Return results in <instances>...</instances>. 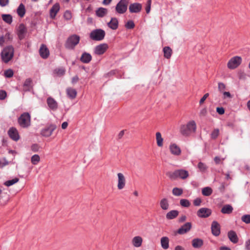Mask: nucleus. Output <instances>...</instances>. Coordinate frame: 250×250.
I'll return each mask as SVG.
<instances>
[{
  "label": "nucleus",
  "mask_w": 250,
  "mask_h": 250,
  "mask_svg": "<svg viewBox=\"0 0 250 250\" xmlns=\"http://www.w3.org/2000/svg\"><path fill=\"white\" fill-rule=\"evenodd\" d=\"M196 125L194 121H190L186 125H182L180 128V132L183 136H188L195 132Z\"/></svg>",
  "instance_id": "1"
},
{
  "label": "nucleus",
  "mask_w": 250,
  "mask_h": 250,
  "mask_svg": "<svg viewBox=\"0 0 250 250\" xmlns=\"http://www.w3.org/2000/svg\"><path fill=\"white\" fill-rule=\"evenodd\" d=\"M14 54V47L11 45L4 47L0 53L1 60L4 63H8L13 58Z\"/></svg>",
  "instance_id": "2"
},
{
  "label": "nucleus",
  "mask_w": 250,
  "mask_h": 250,
  "mask_svg": "<svg viewBox=\"0 0 250 250\" xmlns=\"http://www.w3.org/2000/svg\"><path fill=\"white\" fill-rule=\"evenodd\" d=\"M18 123L22 128H27L30 125L31 117L28 113L22 114L18 119Z\"/></svg>",
  "instance_id": "3"
},
{
  "label": "nucleus",
  "mask_w": 250,
  "mask_h": 250,
  "mask_svg": "<svg viewBox=\"0 0 250 250\" xmlns=\"http://www.w3.org/2000/svg\"><path fill=\"white\" fill-rule=\"evenodd\" d=\"M189 176L188 171L184 169H178L168 174L169 177L172 180H175L178 178L185 179Z\"/></svg>",
  "instance_id": "4"
},
{
  "label": "nucleus",
  "mask_w": 250,
  "mask_h": 250,
  "mask_svg": "<svg viewBox=\"0 0 250 250\" xmlns=\"http://www.w3.org/2000/svg\"><path fill=\"white\" fill-rule=\"evenodd\" d=\"M80 42V37L77 35L70 36L67 40L65 47L69 49H73Z\"/></svg>",
  "instance_id": "5"
},
{
  "label": "nucleus",
  "mask_w": 250,
  "mask_h": 250,
  "mask_svg": "<svg viewBox=\"0 0 250 250\" xmlns=\"http://www.w3.org/2000/svg\"><path fill=\"white\" fill-rule=\"evenodd\" d=\"M242 58L236 56L231 58L227 63V67L230 69H234L238 67L242 62Z\"/></svg>",
  "instance_id": "6"
},
{
  "label": "nucleus",
  "mask_w": 250,
  "mask_h": 250,
  "mask_svg": "<svg viewBox=\"0 0 250 250\" xmlns=\"http://www.w3.org/2000/svg\"><path fill=\"white\" fill-rule=\"evenodd\" d=\"M104 36V31L101 29L94 30L90 34V38L94 41H101Z\"/></svg>",
  "instance_id": "7"
},
{
  "label": "nucleus",
  "mask_w": 250,
  "mask_h": 250,
  "mask_svg": "<svg viewBox=\"0 0 250 250\" xmlns=\"http://www.w3.org/2000/svg\"><path fill=\"white\" fill-rule=\"evenodd\" d=\"M128 3L129 0H121L116 6V12L120 14L125 13L127 9Z\"/></svg>",
  "instance_id": "8"
},
{
  "label": "nucleus",
  "mask_w": 250,
  "mask_h": 250,
  "mask_svg": "<svg viewBox=\"0 0 250 250\" xmlns=\"http://www.w3.org/2000/svg\"><path fill=\"white\" fill-rule=\"evenodd\" d=\"M56 125L53 124L50 125H49L45 127L41 131V134L44 137H50L53 132L56 129Z\"/></svg>",
  "instance_id": "9"
},
{
  "label": "nucleus",
  "mask_w": 250,
  "mask_h": 250,
  "mask_svg": "<svg viewBox=\"0 0 250 250\" xmlns=\"http://www.w3.org/2000/svg\"><path fill=\"white\" fill-rule=\"evenodd\" d=\"M117 175V188L119 190H122L125 188L126 185V179L124 175L119 172Z\"/></svg>",
  "instance_id": "10"
},
{
  "label": "nucleus",
  "mask_w": 250,
  "mask_h": 250,
  "mask_svg": "<svg viewBox=\"0 0 250 250\" xmlns=\"http://www.w3.org/2000/svg\"><path fill=\"white\" fill-rule=\"evenodd\" d=\"M211 214L210 209L206 208H202L197 212V215L200 218H207Z\"/></svg>",
  "instance_id": "11"
},
{
  "label": "nucleus",
  "mask_w": 250,
  "mask_h": 250,
  "mask_svg": "<svg viewBox=\"0 0 250 250\" xmlns=\"http://www.w3.org/2000/svg\"><path fill=\"white\" fill-rule=\"evenodd\" d=\"M108 45L106 43L100 44L96 46L94 50V53L98 55L103 54L107 49Z\"/></svg>",
  "instance_id": "12"
},
{
  "label": "nucleus",
  "mask_w": 250,
  "mask_h": 250,
  "mask_svg": "<svg viewBox=\"0 0 250 250\" xmlns=\"http://www.w3.org/2000/svg\"><path fill=\"white\" fill-rule=\"evenodd\" d=\"M8 134L10 138L15 141H17L20 139L19 132L15 127H10L8 131Z\"/></svg>",
  "instance_id": "13"
},
{
  "label": "nucleus",
  "mask_w": 250,
  "mask_h": 250,
  "mask_svg": "<svg viewBox=\"0 0 250 250\" xmlns=\"http://www.w3.org/2000/svg\"><path fill=\"white\" fill-rule=\"evenodd\" d=\"M169 149L170 153L175 156H179L181 155L182 151L180 147L175 143H171L169 146Z\"/></svg>",
  "instance_id": "14"
},
{
  "label": "nucleus",
  "mask_w": 250,
  "mask_h": 250,
  "mask_svg": "<svg viewBox=\"0 0 250 250\" xmlns=\"http://www.w3.org/2000/svg\"><path fill=\"white\" fill-rule=\"evenodd\" d=\"M143 238L139 235L133 237L131 240V244L134 248H140L142 246Z\"/></svg>",
  "instance_id": "15"
},
{
  "label": "nucleus",
  "mask_w": 250,
  "mask_h": 250,
  "mask_svg": "<svg viewBox=\"0 0 250 250\" xmlns=\"http://www.w3.org/2000/svg\"><path fill=\"white\" fill-rule=\"evenodd\" d=\"M191 228V224L190 222H187L180 228L178 230V233L180 234H185L189 231Z\"/></svg>",
  "instance_id": "16"
},
{
  "label": "nucleus",
  "mask_w": 250,
  "mask_h": 250,
  "mask_svg": "<svg viewBox=\"0 0 250 250\" xmlns=\"http://www.w3.org/2000/svg\"><path fill=\"white\" fill-rule=\"evenodd\" d=\"M47 104L49 108L53 110H56L58 108V103L52 97L47 98Z\"/></svg>",
  "instance_id": "17"
},
{
  "label": "nucleus",
  "mask_w": 250,
  "mask_h": 250,
  "mask_svg": "<svg viewBox=\"0 0 250 250\" xmlns=\"http://www.w3.org/2000/svg\"><path fill=\"white\" fill-rule=\"evenodd\" d=\"M142 6L140 3H134L129 6V10L130 13H138L141 11Z\"/></svg>",
  "instance_id": "18"
},
{
  "label": "nucleus",
  "mask_w": 250,
  "mask_h": 250,
  "mask_svg": "<svg viewBox=\"0 0 250 250\" xmlns=\"http://www.w3.org/2000/svg\"><path fill=\"white\" fill-rule=\"evenodd\" d=\"M211 231L215 236H218L220 233V227L216 221H213L211 224Z\"/></svg>",
  "instance_id": "19"
},
{
  "label": "nucleus",
  "mask_w": 250,
  "mask_h": 250,
  "mask_svg": "<svg viewBox=\"0 0 250 250\" xmlns=\"http://www.w3.org/2000/svg\"><path fill=\"white\" fill-rule=\"evenodd\" d=\"M40 56L43 59L47 58L49 55V51L46 45L42 44L39 50Z\"/></svg>",
  "instance_id": "20"
},
{
  "label": "nucleus",
  "mask_w": 250,
  "mask_h": 250,
  "mask_svg": "<svg viewBox=\"0 0 250 250\" xmlns=\"http://www.w3.org/2000/svg\"><path fill=\"white\" fill-rule=\"evenodd\" d=\"M119 22L116 18H112L110 21L107 23L108 26L112 30H116L118 27Z\"/></svg>",
  "instance_id": "21"
},
{
  "label": "nucleus",
  "mask_w": 250,
  "mask_h": 250,
  "mask_svg": "<svg viewBox=\"0 0 250 250\" xmlns=\"http://www.w3.org/2000/svg\"><path fill=\"white\" fill-rule=\"evenodd\" d=\"M60 8V7L59 3H55L53 5L50 10V15L52 19L55 18L57 13L59 12Z\"/></svg>",
  "instance_id": "22"
},
{
  "label": "nucleus",
  "mask_w": 250,
  "mask_h": 250,
  "mask_svg": "<svg viewBox=\"0 0 250 250\" xmlns=\"http://www.w3.org/2000/svg\"><path fill=\"white\" fill-rule=\"evenodd\" d=\"M156 144L158 147H162L164 146V139L160 132H157L155 134Z\"/></svg>",
  "instance_id": "23"
},
{
  "label": "nucleus",
  "mask_w": 250,
  "mask_h": 250,
  "mask_svg": "<svg viewBox=\"0 0 250 250\" xmlns=\"http://www.w3.org/2000/svg\"><path fill=\"white\" fill-rule=\"evenodd\" d=\"M228 237L229 240L235 244L237 243L238 241V238L236 232L233 230L229 231L228 234Z\"/></svg>",
  "instance_id": "24"
},
{
  "label": "nucleus",
  "mask_w": 250,
  "mask_h": 250,
  "mask_svg": "<svg viewBox=\"0 0 250 250\" xmlns=\"http://www.w3.org/2000/svg\"><path fill=\"white\" fill-rule=\"evenodd\" d=\"M160 206L161 208L164 210L168 209L169 205L168 200L166 198H164L160 201Z\"/></svg>",
  "instance_id": "25"
},
{
  "label": "nucleus",
  "mask_w": 250,
  "mask_h": 250,
  "mask_svg": "<svg viewBox=\"0 0 250 250\" xmlns=\"http://www.w3.org/2000/svg\"><path fill=\"white\" fill-rule=\"evenodd\" d=\"M66 91L67 95L69 98L74 99L76 98L77 94L76 89L71 87H68L66 89Z\"/></svg>",
  "instance_id": "26"
},
{
  "label": "nucleus",
  "mask_w": 250,
  "mask_h": 250,
  "mask_svg": "<svg viewBox=\"0 0 250 250\" xmlns=\"http://www.w3.org/2000/svg\"><path fill=\"white\" fill-rule=\"evenodd\" d=\"M92 59L91 55L88 53L84 52L82 54L81 57V61L85 63L89 62Z\"/></svg>",
  "instance_id": "27"
},
{
  "label": "nucleus",
  "mask_w": 250,
  "mask_h": 250,
  "mask_svg": "<svg viewBox=\"0 0 250 250\" xmlns=\"http://www.w3.org/2000/svg\"><path fill=\"white\" fill-rule=\"evenodd\" d=\"M108 10L107 9L103 7L99 8L96 11V15L98 17L102 18L107 14Z\"/></svg>",
  "instance_id": "28"
},
{
  "label": "nucleus",
  "mask_w": 250,
  "mask_h": 250,
  "mask_svg": "<svg viewBox=\"0 0 250 250\" xmlns=\"http://www.w3.org/2000/svg\"><path fill=\"white\" fill-rule=\"evenodd\" d=\"M161 245L164 250H167L168 248L169 239L167 237H163L161 238Z\"/></svg>",
  "instance_id": "29"
},
{
  "label": "nucleus",
  "mask_w": 250,
  "mask_h": 250,
  "mask_svg": "<svg viewBox=\"0 0 250 250\" xmlns=\"http://www.w3.org/2000/svg\"><path fill=\"white\" fill-rule=\"evenodd\" d=\"M179 214L178 211L176 210H172L168 212L166 214V218L168 220L175 218Z\"/></svg>",
  "instance_id": "30"
},
{
  "label": "nucleus",
  "mask_w": 250,
  "mask_h": 250,
  "mask_svg": "<svg viewBox=\"0 0 250 250\" xmlns=\"http://www.w3.org/2000/svg\"><path fill=\"white\" fill-rule=\"evenodd\" d=\"M18 15L21 18L23 17L25 13V8L22 3H21L17 9Z\"/></svg>",
  "instance_id": "31"
},
{
  "label": "nucleus",
  "mask_w": 250,
  "mask_h": 250,
  "mask_svg": "<svg viewBox=\"0 0 250 250\" xmlns=\"http://www.w3.org/2000/svg\"><path fill=\"white\" fill-rule=\"evenodd\" d=\"M163 52L164 57L167 59H169L172 55V51L169 47L166 46L163 48Z\"/></svg>",
  "instance_id": "32"
},
{
  "label": "nucleus",
  "mask_w": 250,
  "mask_h": 250,
  "mask_svg": "<svg viewBox=\"0 0 250 250\" xmlns=\"http://www.w3.org/2000/svg\"><path fill=\"white\" fill-rule=\"evenodd\" d=\"M26 32V28L23 24H21L19 27L18 36L19 38L21 40L24 37Z\"/></svg>",
  "instance_id": "33"
},
{
  "label": "nucleus",
  "mask_w": 250,
  "mask_h": 250,
  "mask_svg": "<svg viewBox=\"0 0 250 250\" xmlns=\"http://www.w3.org/2000/svg\"><path fill=\"white\" fill-rule=\"evenodd\" d=\"M233 208L229 205L224 206L221 209V212L224 214H229L232 211Z\"/></svg>",
  "instance_id": "34"
},
{
  "label": "nucleus",
  "mask_w": 250,
  "mask_h": 250,
  "mask_svg": "<svg viewBox=\"0 0 250 250\" xmlns=\"http://www.w3.org/2000/svg\"><path fill=\"white\" fill-rule=\"evenodd\" d=\"M2 19L4 21L8 24H11L13 21L12 17L10 14H2Z\"/></svg>",
  "instance_id": "35"
},
{
  "label": "nucleus",
  "mask_w": 250,
  "mask_h": 250,
  "mask_svg": "<svg viewBox=\"0 0 250 250\" xmlns=\"http://www.w3.org/2000/svg\"><path fill=\"white\" fill-rule=\"evenodd\" d=\"M41 158L39 155L34 154L31 158V162L34 165H37L40 162Z\"/></svg>",
  "instance_id": "36"
},
{
  "label": "nucleus",
  "mask_w": 250,
  "mask_h": 250,
  "mask_svg": "<svg viewBox=\"0 0 250 250\" xmlns=\"http://www.w3.org/2000/svg\"><path fill=\"white\" fill-rule=\"evenodd\" d=\"M203 241L200 239H194L192 240V246L194 248H199L202 246Z\"/></svg>",
  "instance_id": "37"
},
{
  "label": "nucleus",
  "mask_w": 250,
  "mask_h": 250,
  "mask_svg": "<svg viewBox=\"0 0 250 250\" xmlns=\"http://www.w3.org/2000/svg\"><path fill=\"white\" fill-rule=\"evenodd\" d=\"M202 193L203 195L206 196H208L212 194V190L209 187H206L202 189Z\"/></svg>",
  "instance_id": "38"
},
{
  "label": "nucleus",
  "mask_w": 250,
  "mask_h": 250,
  "mask_svg": "<svg viewBox=\"0 0 250 250\" xmlns=\"http://www.w3.org/2000/svg\"><path fill=\"white\" fill-rule=\"evenodd\" d=\"M65 70L64 68L61 67L54 70V73L57 76H62L65 73Z\"/></svg>",
  "instance_id": "39"
},
{
  "label": "nucleus",
  "mask_w": 250,
  "mask_h": 250,
  "mask_svg": "<svg viewBox=\"0 0 250 250\" xmlns=\"http://www.w3.org/2000/svg\"><path fill=\"white\" fill-rule=\"evenodd\" d=\"M19 181V179L18 178H15L12 180L6 181L4 182V185L7 187H10Z\"/></svg>",
  "instance_id": "40"
},
{
  "label": "nucleus",
  "mask_w": 250,
  "mask_h": 250,
  "mask_svg": "<svg viewBox=\"0 0 250 250\" xmlns=\"http://www.w3.org/2000/svg\"><path fill=\"white\" fill-rule=\"evenodd\" d=\"M183 192V190L181 188H174L172 189V194L175 196H180Z\"/></svg>",
  "instance_id": "41"
},
{
  "label": "nucleus",
  "mask_w": 250,
  "mask_h": 250,
  "mask_svg": "<svg viewBox=\"0 0 250 250\" xmlns=\"http://www.w3.org/2000/svg\"><path fill=\"white\" fill-rule=\"evenodd\" d=\"M3 75L6 78H11L14 75L13 70L11 69H7L4 71Z\"/></svg>",
  "instance_id": "42"
},
{
  "label": "nucleus",
  "mask_w": 250,
  "mask_h": 250,
  "mask_svg": "<svg viewBox=\"0 0 250 250\" xmlns=\"http://www.w3.org/2000/svg\"><path fill=\"white\" fill-rule=\"evenodd\" d=\"M180 203L181 206L184 207H188L190 203L189 201L187 199H182L180 200Z\"/></svg>",
  "instance_id": "43"
},
{
  "label": "nucleus",
  "mask_w": 250,
  "mask_h": 250,
  "mask_svg": "<svg viewBox=\"0 0 250 250\" xmlns=\"http://www.w3.org/2000/svg\"><path fill=\"white\" fill-rule=\"evenodd\" d=\"M198 168L200 171L205 172L207 169V166L202 162H199L198 164Z\"/></svg>",
  "instance_id": "44"
},
{
  "label": "nucleus",
  "mask_w": 250,
  "mask_h": 250,
  "mask_svg": "<svg viewBox=\"0 0 250 250\" xmlns=\"http://www.w3.org/2000/svg\"><path fill=\"white\" fill-rule=\"evenodd\" d=\"M241 220L246 224H250V214L243 215L241 217Z\"/></svg>",
  "instance_id": "45"
},
{
  "label": "nucleus",
  "mask_w": 250,
  "mask_h": 250,
  "mask_svg": "<svg viewBox=\"0 0 250 250\" xmlns=\"http://www.w3.org/2000/svg\"><path fill=\"white\" fill-rule=\"evenodd\" d=\"M218 90L219 91V92L220 93H222V92L225 91V90L226 88V86L224 83L219 82L218 83Z\"/></svg>",
  "instance_id": "46"
},
{
  "label": "nucleus",
  "mask_w": 250,
  "mask_h": 250,
  "mask_svg": "<svg viewBox=\"0 0 250 250\" xmlns=\"http://www.w3.org/2000/svg\"><path fill=\"white\" fill-rule=\"evenodd\" d=\"M135 24L134 22L131 21H128L125 24V27L127 29H132L134 27Z\"/></svg>",
  "instance_id": "47"
},
{
  "label": "nucleus",
  "mask_w": 250,
  "mask_h": 250,
  "mask_svg": "<svg viewBox=\"0 0 250 250\" xmlns=\"http://www.w3.org/2000/svg\"><path fill=\"white\" fill-rule=\"evenodd\" d=\"M8 164L9 162L5 158H3L2 160H0V168H3Z\"/></svg>",
  "instance_id": "48"
},
{
  "label": "nucleus",
  "mask_w": 250,
  "mask_h": 250,
  "mask_svg": "<svg viewBox=\"0 0 250 250\" xmlns=\"http://www.w3.org/2000/svg\"><path fill=\"white\" fill-rule=\"evenodd\" d=\"M64 18L66 20H70L72 18V14L69 11H66L63 14Z\"/></svg>",
  "instance_id": "49"
},
{
  "label": "nucleus",
  "mask_w": 250,
  "mask_h": 250,
  "mask_svg": "<svg viewBox=\"0 0 250 250\" xmlns=\"http://www.w3.org/2000/svg\"><path fill=\"white\" fill-rule=\"evenodd\" d=\"M219 133V130L218 129H215L211 133V137L212 139H216Z\"/></svg>",
  "instance_id": "50"
},
{
  "label": "nucleus",
  "mask_w": 250,
  "mask_h": 250,
  "mask_svg": "<svg viewBox=\"0 0 250 250\" xmlns=\"http://www.w3.org/2000/svg\"><path fill=\"white\" fill-rule=\"evenodd\" d=\"M151 0H147L146 6V12L148 14L149 13L151 8Z\"/></svg>",
  "instance_id": "51"
},
{
  "label": "nucleus",
  "mask_w": 250,
  "mask_h": 250,
  "mask_svg": "<svg viewBox=\"0 0 250 250\" xmlns=\"http://www.w3.org/2000/svg\"><path fill=\"white\" fill-rule=\"evenodd\" d=\"M221 93L223 94V99H226L227 98H232V96L229 92L224 91V92H222Z\"/></svg>",
  "instance_id": "52"
},
{
  "label": "nucleus",
  "mask_w": 250,
  "mask_h": 250,
  "mask_svg": "<svg viewBox=\"0 0 250 250\" xmlns=\"http://www.w3.org/2000/svg\"><path fill=\"white\" fill-rule=\"evenodd\" d=\"M201 202V199L199 198H197L194 200L193 204L195 206H200Z\"/></svg>",
  "instance_id": "53"
},
{
  "label": "nucleus",
  "mask_w": 250,
  "mask_h": 250,
  "mask_svg": "<svg viewBox=\"0 0 250 250\" xmlns=\"http://www.w3.org/2000/svg\"><path fill=\"white\" fill-rule=\"evenodd\" d=\"M31 80L30 79H26L24 82L23 86L24 87H27L28 88L30 86L31 83Z\"/></svg>",
  "instance_id": "54"
},
{
  "label": "nucleus",
  "mask_w": 250,
  "mask_h": 250,
  "mask_svg": "<svg viewBox=\"0 0 250 250\" xmlns=\"http://www.w3.org/2000/svg\"><path fill=\"white\" fill-rule=\"evenodd\" d=\"M6 97V92L4 90H0V100H4Z\"/></svg>",
  "instance_id": "55"
},
{
  "label": "nucleus",
  "mask_w": 250,
  "mask_h": 250,
  "mask_svg": "<svg viewBox=\"0 0 250 250\" xmlns=\"http://www.w3.org/2000/svg\"><path fill=\"white\" fill-rule=\"evenodd\" d=\"M209 96V94L208 93H206L205 94L203 97L200 99V102H199V104H202L204 103V102H205V101L206 100V99Z\"/></svg>",
  "instance_id": "56"
},
{
  "label": "nucleus",
  "mask_w": 250,
  "mask_h": 250,
  "mask_svg": "<svg viewBox=\"0 0 250 250\" xmlns=\"http://www.w3.org/2000/svg\"><path fill=\"white\" fill-rule=\"evenodd\" d=\"M216 111L220 115H222L225 113V110L223 107H217Z\"/></svg>",
  "instance_id": "57"
},
{
  "label": "nucleus",
  "mask_w": 250,
  "mask_h": 250,
  "mask_svg": "<svg viewBox=\"0 0 250 250\" xmlns=\"http://www.w3.org/2000/svg\"><path fill=\"white\" fill-rule=\"evenodd\" d=\"M9 0H0V5L3 7L8 4Z\"/></svg>",
  "instance_id": "58"
},
{
  "label": "nucleus",
  "mask_w": 250,
  "mask_h": 250,
  "mask_svg": "<svg viewBox=\"0 0 250 250\" xmlns=\"http://www.w3.org/2000/svg\"><path fill=\"white\" fill-rule=\"evenodd\" d=\"M245 248L246 250H250V239L246 241Z\"/></svg>",
  "instance_id": "59"
},
{
  "label": "nucleus",
  "mask_w": 250,
  "mask_h": 250,
  "mask_svg": "<svg viewBox=\"0 0 250 250\" xmlns=\"http://www.w3.org/2000/svg\"><path fill=\"white\" fill-rule=\"evenodd\" d=\"M68 124L67 122H64L62 124V128L63 129H66L68 126Z\"/></svg>",
  "instance_id": "60"
},
{
  "label": "nucleus",
  "mask_w": 250,
  "mask_h": 250,
  "mask_svg": "<svg viewBox=\"0 0 250 250\" xmlns=\"http://www.w3.org/2000/svg\"><path fill=\"white\" fill-rule=\"evenodd\" d=\"M187 219V217L186 215H182L179 219V221L180 222H183L185 221Z\"/></svg>",
  "instance_id": "61"
},
{
  "label": "nucleus",
  "mask_w": 250,
  "mask_h": 250,
  "mask_svg": "<svg viewBox=\"0 0 250 250\" xmlns=\"http://www.w3.org/2000/svg\"><path fill=\"white\" fill-rule=\"evenodd\" d=\"M219 250H231L227 246H221L219 248Z\"/></svg>",
  "instance_id": "62"
},
{
  "label": "nucleus",
  "mask_w": 250,
  "mask_h": 250,
  "mask_svg": "<svg viewBox=\"0 0 250 250\" xmlns=\"http://www.w3.org/2000/svg\"><path fill=\"white\" fill-rule=\"evenodd\" d=\"M124 133H125V131H124V130H122V131H121L119 133V134H118V138H119V139H121V138H122V137L124 136Z\"/></svg>",
  "instance_id": "63"
},
{
  "label": "nucleus",
  "mask_w": 250,
  "mask_h": 250,
  "mask_svg": "<svg viewBox=\"0 0 250 250\" xmlns=\"http://www.w3.org/2000/svg\"><path fill=\"white\" fill-rule=\"evenodd\" d=\"M175 250H185L184 248L181 246H177L175 248Z\"/></svg>",
  "instance_id": "64"
}]
</instances>
